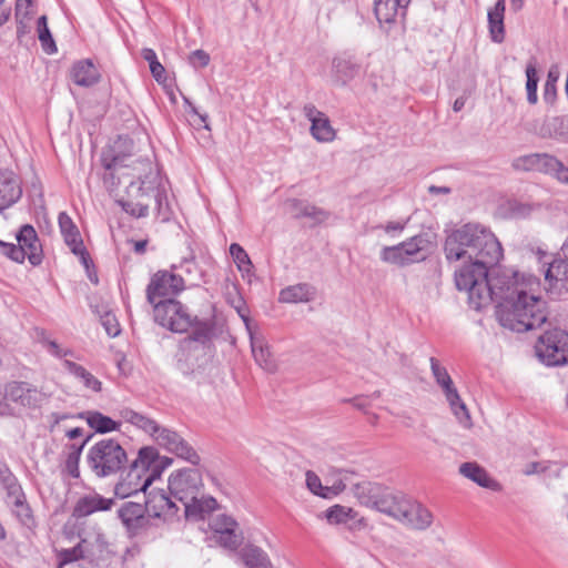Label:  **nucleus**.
<instances>
[{"instance_id": "obj_48", "label": "nucleus", "mask_w": 568, "mask_h": 568, "mask_svg": "<svg viewBox=\"0 0 568 568\" xmlns=\"http://www.w3.org/2000/svg\"><path fill=\"white\" fill-rule=\"evenodd\" d=\"M355 517V511L341 505H334L326 510V518L331 524H346Z\"/></svg>"}, {"instance_id": "obj_53", "label": "nucleus", "mask_w": 568, "mask_h": 568, "mask_svg": "<svg viewBox=\"0 0 568 568\" xmlns=\"http://www.w3.org/2000/svg\"><path fill=\"white\" fill-rule=\"evenodd\" d=\"M306 486L311 493L316 496L322 497V494L325 493V487L322 485L321 478L312 470H307L306 474Z\"/></svg>"}, {"instance_id": "obj_12", "label": "nucleus", "mask_w": 568, "mask_h": 568, "mask_svg": "<svg viewBox=\"0 0 568 568\" xmlns=\"http://www.w3.org/2000/svg\"><path fill=\"white\" fill-rule=\"evenodd\" d=\"M152 438L160 447L193 466L200 464V455L178 432L159 425V430L152 435Z\"/></svg>"}, {"instance_id": "obj_57", "label": "nucleus", "mask_w": 568, "mask_h": 568, "mask_svg": "<svg viewBox=\"0 0 568 568\" xmlns=\"http://www.w3.org/2000/svg\"><path fill=\"white\" fill-rule=\"evenodd\" d=\"M71 252L79 256L80 257V261L81 263L83 264V266L87 268V271L89 272L90 270V266L92 265L93 266V262H92V258L90 257V254L89 252L87 251V248L84 247V244L83 242L78 246H73L70 248Z\"/></svg>"}, {"instance_id": "obj_2", "label": "nucleus", "mask_w": 568, "mask_h": 568, "mask_svg": "<svg viewBox=\"0 0 568 568\" xmlns=\"http://www.w3.org/2000/svg\"><path fill=\"white\" fill-rule=\"evenodd\" d=\"M191 334L185 336L179 345L176 357V368L181 373H190L193 365L189 364V357L195 353H203L209 358L213 356V339L216 337V323L213 318L200 320L197 316H191Z\"/></svg>"}, {"instance_id": "obj_5", "label": "nucleus", "mask_w": 568, "mask_h": 568, "mask_svg": "<svg viewBox=\"0 0 568 568\" xmlns=\"http://www.w3.org/2000/svg\"><path fill=\"white\" fill-rule=\"evenodd\" d=\"M354 494L362 505L386 514L394 519L397 515V508L405 498L402 494H395L379 484L369 481L357 484Z\"/></svg>"}, {"instance_id": "obj_64", "label": "nucleus", "mask_w": 568, "mask_h": 568, "mask_svg": "<svg viewBox=\"0 0 568 568\" xmlns=\"http://www.w3.org/2000/svg\"><path fill=\"white\" fill-rule=\"evenodd\" d=\"M303 113L311 121L312 124H313V121H315V120L322 118L323 115H325V113H323L322 111L317 110V108L314 104H312V103H308V104L304 105Z\"/></svg>"}, {"instance_id": "obj_33", "label": "nucleus", "mask_w": 568, "mask_h": 568, "mask_svg": "<svg viewBox=\"0 0 568 568\" xmlns=\"http://www.w3.org/2000/svg\"><path fill=\"white\" fill-rule=\"evenodd\" d=\"M0 485L7 491V503L16 499L17 497L22 498V495L24 494L18 478L6 464L0 465Z\"/></svg>"}, {"instance_id": "obj_30", "label": "nucleus", "mask_w": 568, "mask_h": 568, "mask_svg": "<svg viewBox=\"0 0 568 568\" xmlns=\"http://www.w3.org/2000/svg\"><path fill=\"white\" fill-rule=\"evenodd\" d=\"M217 507V501L214 497L211 496H196L195 500H191L186 506H184V514L186 518H196L202 519L206 514L215 510Z\"/></svg>"}, {"instance_id": "obj_24", "label": "nucleus", "mask_w": 568, "mask_h": 568, "mask_svg": "<svg viewBox=\"0 0 568 568\" xmlns=\"http://www.w3.org/2000/svg\"><path fill=\"white\" fill-rule=\"evenodd\" d=\"M70 77L77 85L89 88L100 81L101 73L91 59H82L73 63Z\"/></svg>"}, {"instance_id": "obj_15", "label": "nucleus", "mask_w": 568, "mask_h": 568, "mask_svg": "<svg viewBox=\"0 0 568 568\" xmlns=\"http://www.w3.org/2000/svg\"><path fill=\"white\" fill-rule=\"evenodd\" d=\"M395 519L412 529L425 530L433 524L434 517L424 505L405 497L399 508H397Z\"/></svg>"}, {"instance_id": "obj_28", "label": "nucleus", "mask_w": 568, "mask_h": 568, "mask_svg": "<svg viewBox=\"0 0 568 568\" xmlns=\"http://www.w3.org/2000/svg\"><path fill=\"white\" fill-rule=\"evenodd\" d=\"M459 473L484 488L496 489L497 481L491 479L487 470L476 462H466L459 466Z\"/></svg>"}, {"instance_id": "obj_1", "label": "nucleus", "mask_w": 568, "mask_h": 568, "mask_svg": "<svg viewBox=\"0 0 568 568\" xmlns=\"http://www.w3.org/2000/svg\"><path fill=\"white\" fill-rule=\"evenodd\" d=\"M443 251L448 263H462L455 271V285L468 293L474 310L496 302L499 324L517 333L546 323V302L527 293L535 277L509 268L490 272L503 258L504 251L489 227L469 222L454 229L447 232Z\"/></svg>"}, {"instance_id": "obj_21", "label": "nucleus", "mask_w": 568, "mask_h": 568, "mask_svg": "<svg viewBox=\"0 0 568 568\" xmlns=\"http://www.w3.org/2000/svg\"><path fill=\"white\" fill-rule=\"evenodd\" d=\"M114 505L113 498H105L93 491L80 497L74 507L73 516L75 518H84L98 511H108Z\"/></svg>"}, {"instance_id": "obj_32", "label": "nucleus", "mask_w": 568, "mask_h": 568, "mask_svg": "<svg viewBox=\"0 0 568 568\" xmlns=\"http://www.w3.org/2000/svg\"><path fill=\"white\" fill-rule=\"evenodd\" d=\"M58 223L60 227V232L64 239L65 244L69 248L80 245L83 241L81 239V234L79 232L78 226L74 224L72 219L69 216L67 212H60L58 216Z\"/></svg>"}, {"instance_id": "obj_39", "label": "nucleus", "mask_w": 568, "mask_h": 568, "mask_svg": "<svg viewBox=\"0 0 568 568\" xmlns=\"http://www.w3.org/2000/svg\"><path fill=\"white\" fill-rule=\"evenodd\" d=\"M311 134L318 142H331L335 138V130L331 125L327 115L313 121L311 124Z\"/></svg>"}, {"instance_id": "obj_56", "label": "nucleus", "mask_w": 568, "mask_h": 568, "mask_svg": "<svg viewBox=\"0 0 568 568\" xmlns=\"http://www.w3.org/2000/svg\"><path fill=\"white\" fill-rule=\"evenodd\" d=\"M94 548L100 552L99 559H106L113 552L110 550V544L105 536L98 534L95 537Z\"/></svg>"}, {"instance_id": "obj_47", "label": "nucleus", "mask_w": 568, "mask_h": 568, "mask_svg": "<svg viewBox=\"0 0 568 568\" xmlns=\"http://www.w3.org/2000/svg\"><path fill=\"white\" fill-rule=\"evenodd\" d=\"M116 202L125 213L133 217H145L149 214V204L142 200L132 201L120 199Z\"/></svg>"}, {"instance_id": "obj_43", "label": "nucleus", "mask_w": 568, "mask_h": 568, "mask_svg": "<svg viewBox=\"0 0 568 568\" xmlns=\"http://www.w3.org/2000/svg\"><path fill=\"white\" fill-rule=\"evenodd\" d=\"M381 260L385 263H390L398 266H406L412 264V258L404 254V248L400 246V244L394 246H385L381 252Z\"/></svg>"}, {"instance_id": "obj_25", "label": "nucleus", "mask_w": 568, "mask_h": 568, "mask_svg": "<svg viewBox=\"0 0 568 568\" xmlns=\"http://www.w3.org/2000/svg\"><path fill=\"white\" fill-rule=\"evenodd\" d=\"M505 0H497L494 8L488 10V29L490 39L495 43H501L505 40Z\"/></svg>"}, {"instance_id": "obj_17", "label": "nucleus", "mask_w": 568, "mask_h": 568, "mask_svg": "<svg viewBox=\"0 0 568 568\" xmlns=\"http://www.w3.org/2000/svg\"><path fill=\"white\" fill-rule=\"evenodd\" d=\"M145 501L143 507H145V513L149 516V519L152 518H161L166 516H174L179 511V507L174 503V498L165 493L163 489H151L146 490Z\"/></svg>"}, {"instance_id": "obj_61", "label": "nucleus", "mask_w": 568, "mask_h": 568, "mask_svg": "<svg viewBox=\"0 0 568 568\" xmlns=\"http://www.w3.org/2000/svg\"><path fill=\"white\" fill-rule=\"evenodd\" d=\"M548 469V463L546 462H531L529 464L526 465V468L524 469V474L529 476V475H535V474H540V473H544Z\"/></svg>"}, {"instance_id": "obj_63", "label": "nucleus", "mask_w": 568, "mask_h": 568, "mask_svg": "<svg viewBox=\"0 0 568 568\" xmlns=\"http://www.w3.org/2000/svg\"><path fill=\"white\" fill-rule=\"evenodd\" d=\"M103 326L109 336L115 337L120 333L119 324L114 317L106 315L102 321Z\"/></svg>"}, {"instance_id": "obj_44", "label": "nucleus", "mask_w": 568, "mask_h": 568, "mask_svg": "<svg viewBox=\"0 0 568 568\" xmlns=\"http://www.w3.org/2000/svg\"><path fill=\"white\" fill-rule=\"evenodd\" d=\"M526 78L527 100L530 104H535L538 101L537 88L539 81L535 59L529 60L526 65Z\"/></svg>"}, {"instance_id": "obj_60", "label": "nucleus", "mask_w": 568, "mask_h": 568, "mask_svg": "<svg viewBox=\"0 0 568 568\" xmlns=\"http://www.w3.org/2000/svg\"><path fill=\"white\" fill-rule=\"evenodd\" d=\"M345 489V484L343 480H336L332 486L325 487V493L322 494V498L331 499L338 494H341Z\"/></svg>"}, {"instance_id": "obj_3", "label": "nucleus", "mask_w": 568, "mask_h": 568, "mask_svg": "<svg viewBox=\"0 0 568 568\" xmlns=\"http://www.w3.org/2000/svg\"><path fill=\"white\" fill-rule=\"evenodd\" d=\"M87 463L97 477L104 478L123 469L128 454L116 439L104 438L88 449Z\"/></svg>"}, {"instance_id": "obj_29", "label": "nucleus", "mask_w": 568, "mask_h": 568, "mask_svg": "<svg viewBox=\"0 0 568 568\" xmlns=\"http://www.w3.org/2000/svg\"><path fill=\"white\" fill-rule=\"evenodd\" d=\"M239 555L247 568H272L268 555L255 545H245Z\"/></svg>"}, {"instance_id": "obj_4", "label": "nucleus", "mask_w": 568, "mask_h": 568, "mask_svg": "<svg viewBox=\"0 0 568 568\" xmlns=\"http://www.w3.org/2000/svg\"><path fill=\"white\" fill-rule=\"evenodd\" d=\"M154 456L148 448H140L136 458L121 470L119 481L114 486V493L121 498L130 497L139 491L146 494L148 487L154 481L146 468L145 463Z\"/></svg>"}, {"instance_id": "obj_50", "label": "nucleus", "mask_w": 568, "mask_h": 568, "mask_svg": "<svg viewBox=\"0 0 568 568\" xmlns=\"http://www.w3.org/2000/svg\"><path fill=\"white\" fill-rule=\"evenodd\" d=\"M0 252L9 257L10 260L22 263L26 258L27 253L18 244L7 243L0 240Z\"/></svg>"}, {"instance_id": "obj_45", "label": "nucleus", "mask_w": 568, "mask_h": 568, "mask_svg": "<svg viewBox=\"0 0 568 568\" xmlns=\"http://www.w3.org/2000/svg\"><path fill=\"white\" fill-rule=\"evenodd\" d=\"M252 353L255 362L265 371L273 372L276 367L268 345L252 343Z\"/></svg>"}, {"instance_id": "obj_10", "label": "nucleus", "mask_w": 568, "mask_h": 568, "mask_svg": "<svg viewBox=\"0 0 568 568\" xmlns=\"http://www.w3.org/2000/svg\"><path fill=\"white\" fill-rule=\"evenodd\" d=\"M184 290L185 280L182 274L160 270L151 276L146 286V300L150 304H155L161 298H173Z\"/></svg>"}, {"instance_id": "obj_40", "label": "nucleus", "mask_w": 568, "mask_h": 568, "mask_svg": "<svg viewBox=\"0 0 568 568\" xmlns=\"http://www.w3.org/2000/svg\"><path fill=\"white\" fill-rule=\"evenodd\" d=\"M153 452L154 456L150 459V463H145L146 468L153 480L161 477L162 473L172 465L173 459L168 456H160L159 450L153 446H144Z\"/></svg>"}, {"instance_id": "obj_58", "label": "nucleus", "mask_w": 568, "mask_h": 568, "mask_svg": "<svg viewBox=\"0 0 568 568\" xmlns=\"http://www.w3.org/2000/svg\"><path fill=\"white\" fill-rule=\"evenodd\" d=\"M93 437V434H90L88 435L81 444H70L67 446L68 448V456L67 457H73V458H77V459H80L81 458V455H82V452H83V448L85 447V445L89 443V440Z\"/></svg>"}, {"instance_id": "obj_59", "label": "nucleus", "mask_w": 568, "mask_h": 568, "mask_svg": "<svg viewBox=\"0 0 568 568\" xmlns=\"http://www.w3.org/2000/svg\"><path fill=\"white\" fill-rule=\"evenodd\" d=\"M32 6L31 0H17L16 3V19L22 18V19H30L29 18V9Z\"/></svg>"}, {"instance_id": "obj_38", "label": "nucleus", "mask_w": 568, "mask_h": 568, "mask_svg": "<svg viewBox=\"0 0 568 568\" xmlns=\"http://www.w3.org/2000/svg\"><path fill=\"white\" fill-rule=\"evenodd\" d=\"M399 244L404 248V254L410 257L412 263H414L425 258V256H419V254L426 250L429 242L425 235L418 234Z\"/></svg>"}, {"instance_id": "obj_31", "label": "nucleus", "mask_w": 568, "mask_h": 568, "mask_svg": "<svg viewBox=\"0 0 568 568\" xmlns=\"http://www.w3.org/2000/svg\"><path fill=\"white\" fill-rule=\"evenodd\" d=\"M82 416L85 417L88 425L99 434H106L119 430L121 423L103 415L98 410H88Z\"/></svg>"}, {"instance_id": "obj_19", "label": "nucleus", "mask_w": 568, "mask_h": 568, "mask_svg": "<svg viewBox=\"0 0 568 568\" xmlns=\"http://www.w3.org/2000/svg\"><path fill=\"white\" fill-rule=\"evenodd\" d=\"M546 264L545 280L549 290L558 294L568 293V260L558 257Z\"/></svg>"}, {"instance_id": "obj_51", "label": "nucleus", "mask_w": 568, "mask_h": 568, "mask_svg": "<svg viewBox=\"0 0 568 568\" xmlns=\"http://www.w3.org/2000/svg\"><path fill=\"white\" fill-rule=\"evenodd\" d=\"M84 557V551L82 549V545L78 544L77 546L68 549H62L59 552L60 565H68Z\"/></svg>"}, {"instance_id": "obj_54", "label": "nucleus", "mask_w": 568, "mask_h": 568, "mask_svg": "<svg viewBox=\"0 0 568 568\" xmlns=\"http://www.w3.org/2000/svg\"><path fill=\"white\" fill-rule=\"evenodd\" d=\"M237 523L230 516L220 515L214 520L212 528L215 534H220V531L231 530L236 528Z\"/></svg>"}, {"instance_id": "obj_34", "label": "nucleus", "mask_w": 568, "mask_h": 568, "mask_svg": "<svg viewBox=\"0 0 568 568\" xmlns=\"http://www.w3.org/2000/svg\"><path fill=\"white\" fill-rule=\"evenodd\" d=\"M291 206L295 217H310L317 223L324 222L329 215L325 210L297 199L291 201Z\"/></svg>"}, {"instance_id": "obj_9", "label": "nucleus", "mask_w": 568, "mask_h": 568, "mask_svg": "<svg viewBox=\"0 0 568 568\" xmlns=\"http://www.w3.org/2000/svg\"><path fill=\"white\" fill-rule=\"evenodd\" d=\"M169 491L171 496L186 506L195 500L203 489L202 475L196 468H183L172 473L169 477Z\"/></svg>"}, {"instance_id": "obj_26", "label": "nucleus", "mask_w": 568, "mask_h": 568, "mask_svg": "<svg viewBox=\"0 0 568 568\" xmlns=\"http://www.w3.org/2000/svg\"><path fill=\"white\" fill-rule=\"evenodd\" d=\"M120 416L125 423L131 424L132 426L144 432L151 437L154 433H156V430H159L160 424L155 419L142 413L135 412L130 407H123L120 410Z\"/></svg>"}, {"instance_id": "obj_18", "label": "nucleus", "mask_w": 568, "mask_h": 568, "mask_svg": "<svg viewBox=\"0 0 568 568\" xmlns=\"http://www.w3.org/2000/svg\"><path fill=\"white\" fill-rule=\"evenodd\" d=\"M22 196L19 178L10 170L0 169V212L11 207Z\"/></svg>"}, {"instance_id": "obj_16", "label": "nucleus", "mask_w": 568, "mask_h": 568, "mask_svg": "<svg viewBox=\"0 0 568 568\" xmlns=\"http://www.w3.org/2000/svg\"><path fill=\"white\" fill-rule=\"evenodd\" d=\"M151 195L155 201L156 217L161 222H169L172 217V210L164 187H146L144 182H131L128 187L129 196L144 197Z\"/></svg>"}, {"instance_id": "obj_22", "label": "nucleus", "mask_w": 568, "mask_h": 568, "mask_svg": "<svg viewBox=\"0 0 568 568\" xmlns=\"http://www.w3.org/2000/svg\"><path fill=\"white\" fill-rule=\"evenodd\" d=\"M18 245L27 253L29 262L33 265H40L42 262V250L34 227L30 224H24L20 227L17 234Z\"/></svg>"}, {"instance_id": "obj_27", "label": "nucleus", "mask_w": 568, "mask_h": 568, "mask_svg": "<svg viewBox=\"0 0 568 568\" xmlns=\"http://www.w3.org/2000/svg\"><path fill=\"white\" fill-rule=\"evenodd\" d=\"M315 294L314 287L308 283H298L290 285L280 291L278 301L281 303H306Z\"/></svg>"}, {"instance_id": "obj_14", "label": "nucleus", "mask_w": 568, "mask_h": 568, "mask_svg": "<svg viewBox=\"0 0 568 568\" xmlns=\"http://www.w3.org/2000/svg\"><path fill=\"white\" fill-rule=\"evenodd\" d=\"M118 518L125 528L129 537H136L150 526L145 507L140 503L124 501L116 510Z\"/></svg>"}, {"instance_id": "obj_6", "label": "nucleus", "mask_w": 568, "mask_h": 568, "mask_svg": "<svg viewBox=\"0 0 568 568\" xmlns=\"http://www.w3.org/2000/svg\"><path fill=\"white\" fill-rule=\"evenodd\" d=\"M537 357L547 366H562L568 363V332L561 328L546 331L535 345Z\"/></svg>"}, {"instance_id": "obj_20", "label": "nucleus", "mask_w": 568, "mask_h": 568, "mask_svg": "<svg viewBox=\"0 0 568 568\" xmlns=\"http://www.w3.org/2000/svg\"><path fill=\"white\" fill-rule=\"evenodd\" d=\"M332 69L334 81L346 85L361 73L362 65L354 55L343 53L333 59Z\"/></svg>"}, {"instance_id": "obj_46", "label": "nucleus", "mask_w": 568, "mask_h": 568, "mask_svg": "<svg viewBox=\"0 0 568 568\" xmlns=\"http://www.w3.org/2000/svg\"><path fill=\"white\" fill-rule=\"evenodd\" d=\"M142 58L149 62L150 71L152 77L158 81H164L165 78V69L164 67L159 62L156 53L153 49L144 48L142 50Z\"/></svg>"}, {"instance_id": "obj_8", "label": "nucleus", "mask_w": 568, "mask_h": 568, "mask_svg": "<svg viewBox=\"0 0 568 568\" xmlns=\"http://www.w3.org/2000/svg\"><path fill=\"white\" fill-rule=\"evenodd\" d=\"M511 166L516 171H535L555 176L568 184V168L556 156L548 153H530L516 158Z\"/></svg>"}, {"instance_id": "obj_49", "label": "nucleus", "mask_w": 568, "mask_h": 568, "mask_svg": "<svg viewBox=\"0 0 568 568\" xmlns=\"http://www.w3.org/2000/svg\"><path fill=\"white\" fill-rule=\"evenodd\" d=\"M216 538L221 546L231 550L237 549L242 542V537L235 532V528L220 531V534H216Z\"/></svg>"}, {"instance_id": "obj_41", "label": "nucleus", "mask_w": 568, "mask_h": 568, "mask_svg": "<svg viewBox=\"0 0 568 568\" xmlns=\"http://www.w3.org/2000/svg\"><path fill=\"white\" fill-rule=\"evenodd\" d=\"M38 38L41 42V47L48 54H53L58 51L57 44L53 40L51 31L48 27V19L45 16H41L37 22Z\"/></svg>"}, {"instance_id": "obj_23", "label": "nucleus", "mask_w": 568, "mask_h": 568, "mask_svg": "<svg viewBox=\"0 0 568 568\" xmlns=\"http://www.w3.org/2000/svg\"><path fill=\"white\" fill-rule=\"evenodd\" d=\"M412 0H374V12L379 24H394L398 16L405 17Z\"/></svg>"}, {"instance_id": "obj_62", "label": "nucleus", "mask_w": 568, "mask_h": 568, "mask_svg": "<svg viewBox=\"0 0 568 568\" xmlns=\"http://www.w3.org/2000/svg\"><path fill=\"white\" fill-rule=\"evenodd\" d=\"M79 463H80V459H77L73 457H67V459H65L64 469L72 478L80 477Z\"/></svg>"}, {"instance_id": "obj_37", "label": "nucleus", "mask_w": 568, "mask_h": 568, "mask_svg": "<svg viewBox=\"0 0 568 568\" xmlns=\"http://www.w3.org/2000/svg\"><path fill=\"white\" fill-rule=\"evenodd\" d=\"M180 271L178 274H182L185 280V284L189 282L190 285H196L197 281L201 280V270L197 266L195 256L184 257L179 265H172V271Z\"/></svg>"}, {"instance_id": "obj_11", "label": "nucleus", "mask_w": 568, "mask_h": 568, "mask_svg": "<svg viewBox=\"0 0 568 568\" xmlns=\"http://www.w3.org/2000/svg\"><path fill=\"white\" fill-rule=\"evenodd\" d=\"M432 374L442 387L447 402L449 403L452 412L459 419L460 423L467 425L470 422V416L465 403L462 400L457 388L455 387L452 377L447 369L440 365L439 361L435 357L429 358Z\"/></svg>"}, {"instance_id": "obj_35", "label": "nucleus", "mask_w": 568, "mask_h": 568, "mask_svg": "<svg viewBox=\"0 0 568 568\" xmlns=\"http://www.w3.org/2000/svg\"><path fill=\"white\" fill-rule=\"evenodd\" d=\"M63 366L70 374L80 379L87 388L92 389L93 392L101 390V382L97 377H94L89 371H87L83 366L69 359H65L63 362Z\"/></svg>"}, {"instance_id": "obj_42", "label": "nucleus", "mask_w": 568, "mask_h": 568, "mask_svg": "<svg viewBox=\"0 0 568 568\" xmlns=\"http://www.w3.org/2000/svg\"><path fill=\"white\" fill-rule=\"evenodd\" d=\"M230 254L237 266V270L243 275H251L254 268L253 263L246 251L239 244L232 243L230 245Z\"/></svg>"}, {"instance_id": "obj_7", "label": "nucleus", "mask_w": 568, "mask_h": 568, "mask_svg": "<svg viewBox=\"0 0 568 568\" xmlns=\"http://www.w3.org/2000/svg\"><path fill=\"white\" fill-rule=\"evenodd\" d=\"M153 305L154 321L174 333H185L192 325L186 307L174 298L159 300Z\"/></svg>"}, {"instance_id": "obj_36", "label": "nucleus", "mask_w": 568, "mask_h": 568, "mask_svg": "<svg viewBox=\"0 0 568 568\" xmlns=\"http://www.w3.org/2000/svg\"><path fill=\"white\" fill-rule=\"evenodd\" d=\"M8 504L12 505V511L22 526L29 529H32L37 526L32 509L27 501L26 494L22 495V498L17 497Z\"/></svg>"}, {"instance_id": "obj_13", "label": "nucleus", "mask_w": 568, "mask_h": 568, "mask_svg": "<svg viewBox=\"0 0 568 568\" xmlns=\"http://www.w3.org/2000/svg\"><path fill=\"white\" fill-rule=\"evenodd\" d=\"M3 398L28 409H38L44 400V394L33 384L11 381L4 384Z\"/></svg>"}, {"instance_id": "obj_55", "label": "nucleus", "mask_w": 568, "mask_h": 568, "mask_svg": "<svg viewBox=\"0 0 568 568\" xmlns=\"http://www.w3.org/2000/svg\"><path fill=\"white\" fill-rule=\"evenodd\" d=\"M189 60L194 68H204L210 62V55L204 50L199 49L191 52Z\"/></svg>"}, {"instance_id": "obj_52", "label": "nucleus", "mask_w": 568, "mask_h": 568, "mask_svg": "<svg viewBox=\"0 0 568 568\" xmlns=\"http://www.w3.org/2000/svg\"><path fill=\"white\" fill-rule=\"evenodd\" d=\"M509 215L515 219H524L531 214L534 206L528 203H521L518 201L508 202Z\"/></svg>"}]
</instances>
